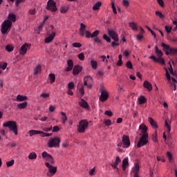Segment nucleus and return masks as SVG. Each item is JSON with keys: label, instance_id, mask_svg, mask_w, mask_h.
Returning <instances> with one entry per match:
<instances>
[{"label": "nucleus", "instance_id": "nucleus-1", "mask_svg": "<svg viewBox=\"0 0 177 177\" xmlns=\"http://www.w3.org/2000/svg\"><path fill=\"white\" fill-rule=\"evenodd\" d=\"M139 129L143 135L140 137L137 144V147H142V146L147 145L149 142V140H147L149 139V134H147V127H146V125L140 124Z\"/></svg>", "mask_w": 177, "mask_h": 177}, {"label": "nucleus", "instance_id": "nucleus-2", "mask_svg": "<svg viewBox=\"0 0 177 177\" xmlns=\"http://www.w3.org/2000/svg\"><path fill=\"white\" fill-rule=\"evenodd\" d=\"M3 127H5L6 128H8L10 131L13 132L15 135H17L18 131H17V122L15 121H8L3 123Z\"/></svg>", "mask_w": 177, "mask_h": 177}, {"label": "nucleus", "instance_id": "nucleus-3", "mask_svg": "<svg viewBox=\"0 0 177 177\" xmlns=\"http://www.w3.org/2000/svg\"><path fill=\"white\" fill-rule=\"evenodd\" d=\"M88 127H89V122L86 120H80L79 125H77V132L79 133H85V131L88 129Z\"/></svg>", "mask_w": 177, "mask_h": 177}, {"label": "nucleus", "instance_id": "nucleus-4", "mask_svg": "<svg viewBox=\"0 0 177 177\" xmlns=\"http://www.w3.org/2000/svg\"><path fill=\"white\" fill-rule=\"evenodd\" d=\"M86 30V26L83 23L80 24V28L79 29V35L80 37H84L85 35L86 38H92V33Z\"/></svg>", "mask_w": 177, "mask_h": 177}, {"label": "nucleus", "instance_id": "nucleus-5", "mask_svg": "<svg viewBox=\"0 0 177 177\" xmlns=\"http://www.w3.org/2000/svg\"><path fill=\"white\" fill-rule=\"evenodd\" d=\"M10 28H12V21L5 20L1 24V31L2 34H8V32L10 31Z\"/></svg>", "mask_w": 177, "mask_h": 177}, {"label": "nucleus", "instance_id": "nucleus-6", "mask_svg": "<svg viewBox=\"0 0 177 177\" xmlns=\"http://www.w3.org/2000/svg\"><path fill=\"white\" fill-rule=\"evenodd\" d=\"M46 168H48V171L46 173L47 176L52 177L56 175L57 172V167L50 165L49 162H45Z\"/></svg>", "mask_w": 177, "mask_h": 177}, {"label": "nucleus", "instance_id": "nucleus-7", "mask_svg": "<svg viewBox=\"0 0 177 177\" xmlns=\"http://www.w3.org/2000/svg\"><path fill=\"white\" fill-rule=\"evenodd\" d=\"M161 46L163 48V50L165 52L166 55H176L177 48H171L169 45L165 44V43H162Z\"/></svg>", "mask_w": 177, "mask_h": 177}, {"label": "nucleus", "instance_id": "nucleus-8", "mask_svg": "<svg viewBox=\"0 0 177 177\" xmlns=\"http://www.w3.org/2000/svg\"><path fill=\"white\" fill-rule=\"evenodd\" d=\"M48 146L50 148L60 147V138L59 137L50 138L48 142Z\"/></svg>", "mask_w": 177, "mask_h": 177}, {"label": "nucleus", "instance_id": "nucleus-9", "mask_svg": "<svg viewBox=\"0 0 177 177\" xmlns=\"http://www.w3.org/2000/svg\"><path fill=\"white\" fill-rule=\"evenodd\" d=\"M46 8L47 9V10H51V12H56L57 10V8L56 7V2H55V1L53 0H48Z\"/></svg>", "mask_w": 177, "mask_h": 177}, {"label": "nucleus", "instance_id": "nucleus-10", "mask_svg": "<svg viewBox=\"0 0 177 177\" xmlns=\"http://www.w3.org/2000/svg\"><path fill=\"white\" fill-rule=\"evenodd\" d=\"M122 142L123 143L122 147L124 149H128L131 146V140H129V136L124 135L122 137Z\"/></svg>", "mask_w": 177, "mask_h": 177}, {"label": "nucleus", "instance_id": "nucleus-11", "mask_svg": "<svg viewBox=\"0 0 177 177\" xmlns=\"http://www.w3.org/2000/svg\"><path fill=\"white\" fill-rule=\"evenodd\" d=\"M30 47L31 44H28L27 43L22 45L21 49L19 50L20 55H26L27 53V50H28Z\"/></svg>", "mask_w": 177, "mask_h": 177}, {"label": "nucleus", "instance_id": "nucleus-12", "mask_svg": "<svg viewBox=\"0 0 177 177\" xmlns=\"http://www.w3.org/2000/svg\"><path fill=\"white\" fill-rule=\"evenodd\" d=\"M109 99V93L106 90H101V95L100 96V102H106Z\"/></svg>", "mask_w": 177, "mask_h": 177}, {"label": "nucleus", "instance_id": "nucleus-13", "mask_svg": "<svg viewBox=\"0 0 177 177\" xmlns=\"http://www.w3.org/2000/svg\"><path fill=\"white\" fill-rule=\"evenodd\" d=\"M108 34L115 41V42H118L120 41V39H118V35L115 31L112 30H108Z\"/></svg>", "mask_w": 177, "mask_h": 177}, {"label": "nucleus", "instance_id": "nucleus-14", "mask_svg": "<svg viewBox=\"0 0 177 177\" xmlns=\"http://www.w3.org/2000/svg\"><path fill=\"white\" fill-rule=\"evenodd\" d=\"M90 81H92V77L91 76H86L84 78V84L85 86H87V88H92V84L88 83Z\"/></svg>", "mask_w": 177, "mask_h": 177}, {"label": "nucleus", "instance_id": "nucleus-15", "mask_svg": "<svg viewBox=\"0 0 177 177\" xmlns=\"http://www.w3.org/2000/svg\"><path fill=\"white\" fill-rule=\"evenodd\" d=\"M120 162H121V159L117 156L114 163L111 165V167L115 169H117L118 172H120V169L118 168V164H120Z\"/></svg>", "mask_w": 177, "mask_h": 177}, {"label": "nucleus", "instance_id": "nucleus-16", "mask_svg": "<svg viewBox=\"0 0 177 177\" xmlns=\"http://www.w3.org/2000/svg\"><path fill=\"white\" fill-rule=\"evenodd\" d=\"M81 71H82V67L80 65H75L73 70V75H78Z\"/></svg>", "mask_w": 177, "mask_h": 177}, {"label": "nucleus", "instance_id": "nucleus-17", "mask_svg": "<svg viewBox=\"0 0 177 177\" xmlns=\"http://www.w3.org/2000/svg\"><path fill=\"white\" fill-rule=\"evenodd\" d=\"M55 37H56V32H53L50 36L47 37L45 39L44 42L46 44H50V42L53 41V39H55Z\"/></svg>", "mask_w": 177, "mask_h": 177}, {"label": "nucleus", "instance_id": "nucleus-18", "mask_svg": "<svg viewBox=\"0 0 177 177\" xmlns=\"http://www.w3.org/2000/svg\"><path fill=\"white\" fill-rule=\"evenodd\" d=\"M41 71H42V66L39 64L34 68L33 75H37V74H41Z\"/></svg>", "mask_w": 177, "mask_h": 177}, {"label": "nucleus", "instance_id": "nucleus-19", "mask_svg": "<svg viewBox=\"0 0 177 177\" xmlns=\"http://www.w3.org/2000/svg\"><path fill=\"white\" fill-rule=\"evenodd\" d=\"M68 67L66 68V71H71L74 68V62L71 59L67 61Z\"/></svg>", "mask_w": 177, "mask_h": 177}, {"label": "nucleus", "instance_id": "nucleus-20", "mask_svg": "<svg viewBox=\"0 0 177 177\" xmlns=\"http://www.w3.org/2000/svg\"><path fill=\"white\" fill-rule=\"evenodd\" d=\"M129 165V162H128V158H124L122 160V168L123 171L127 169V167Z\"/></svg>", "mask_w": 177, "mask_h": 177}, {"label": "nucleus", "instance_id": "nucleus-21", "mask_svg": "<svg viewBox=\"0 0 177 177\" xmlns=\"http://www.w3.org/2000/svg\"><path fill=\"white\" fill-rule=\"evenodd\" d=\"M143 86L144 88H146V89H148V91H151V89H153V86L147 80L144 82Z\"/></svg>", "mask_w": 177, "mask_h": 177}, {"label": "nucleus", "instance_id": "nucleus-22", "mask_svg": "<svg viewBox=\"0 0 177 177\" xmlns=\"http://www.w3.org/2000/svg\"><path fill=\"white\" fill-rule=\"evenodd\" d=\"M148 121L151 125L152 127H153L155 129H157L158 128V126L157 125V122L154 120H153L152 118H149Z\"/></svg>", "mask_w": 177, "mask_h": 177}, {"label": "nucleus", "instance_id": "nucleus-23", "mask_svg": "<svg viewBox=\"0 0 177 177\" xmlns=\"http://www.w3.org/2000/svg\"><path fill=\"white\" fill-rule=\"evenodd\" d=\"M80 107H83V109H88L89 106L88 105V102L85 101L84 99L81 100V102H79Z\"/></svg>", "mask_w": 177, "mask_h": 177}, {"label": "nucleus", "instance_id": "nucleus-24", "mask_svg": "<svg viewBox=\"0 0 177 177\" xmlns=\"http://www.w3.org/2000/svg\"><path fill=\"white\" fill-rule=\"evenodd\" d=\"M60 114L62 115V118H61L62 122L63 124H66V122L68 120L67 115H66V113H64V112H61Z\"/></svg>", "mask_w": 177, "mask_h": 177}, {"label": "nucleus", "instance_id": "nucleus-25", "mask_svg": "<svg viewBox=\"0 0 177 177\" xmlns=\"http://www.w3.org/2000/svg\"><path fill=\"white\" fill-rule=\"evenodd\" d=\"M41 156H42V158H44V160L47 161V160H48L52 156L50 154L48 153V152L44 151L41 153Z\"/></svg>", "mask_w": 177, "mask_h": 177}, {"label": "nucleus", "instance_id": "nucleus-26", "mask_svg": "<svg viewBox=\"0 0 177 177\" xmlns=\"http://www.w3.org/2000/svg\"><path fill=\"white\" fill-rule=\"evenodd\" d=\"M39 133H44V131H37V130H30V131H29L30 136H32L34 135H39Z\"/></svg>", "mask_w": 177, "mask_h": 177}, {"label": "nucleus", "instance_id": "nucleus-27", "mask_svg": "<svg viewBox=\"0 0 177 177\" xmlns=\"http://www.w3.org/2000/svg\"><path fill=\"white\" fill-rule=\"evenodd\" d=\"M7 20H10V21H11V23H15V21H16V15L15 14H9Z\"/></svg>", "mask_w": 177, "mask_h": 177}, {"label": "nucleus", "instance_id": "nucleus-28", "mask_svg": "<svg viewBox=\"0 0 177 177\" xmlns=\"http://www.w3.org/2000/svg\"><path fill=\"white\" fill-rule=\"evenodd\" d=\"M147 102V100L145 96L142 95L140 97H138V103L139 104H145Z\"/></svg>", "mask_w": 177, "mask_h": 177}, {"label": "nucleus", "instance_id": "nucleus-29", "mask_svg": "<svg viewBox=\"0 0 177 177\" xmlns=\"http://www.w3.org/2000/svg\"><path fill=\"white\" fill-rule=\"evenodd\" d=\"M49 80H50V83L53 84L56 81V75L53 73H50L48 75Z\"/></svg>", "mask_w": 177, "mask_h": 177}, {"label": "nucleus", "instance_id": "nucleus-30", "mask_svg": "<svg viewBox=\"0 0 177 177\" xmlns=\"http://www.w3.org/2000/svg\"><path fill=\"white\" fill-rule=\"evenodd\" d=\"M129 26L133 31H138V25L135 22L129 23Z\"/></svg>", "mask_w": 177, "mask_h": 177}, {"label": "nucleus", "instance_id": "nucleus-31", "mask_svg": "<svg viewBox=\"0 0 177 177\" xmlns=\"http://www.w3.org/2000/svg\"><path fill=\"white\" fill-rule=\"evenodd\" d=\"M100 6H102V2L97 1L94 6H93V10H99L100 9Z\"/></svg>", "mask_w": 177, "mask_h": 177}, {"label": "nucleus", "instance_id": "nucleus-32", "mask_svg": "<svg viewBox=\"0 0 177 177\" xmlns=\"http://www.w3.org/2000/svg\"><path fill=\"white\" fill-rule=\"evenodd\" d=\"M91 68H93V70H96L97 68V62L92 59L91 62Z\"/></svg>", "mask_w": 177, "mask_h": 177}, {"label": "nucleus", "instance_id": "nucleus-33", "mask_svg": "<svg viewBox=\"0 0 177 177\" xmlns=\"http://www.w3.org/2000/svg\"><path fill=\"white\" fill-rule=\"evenodd\" d=\"M17 100L18 102H24V100H27V96H24L21 95H18L17 96Z\"/></svg>", "mask_w": 177, "mask_h": 177}, {"label": "nucleus", "instance_id": "nucleus-34", "mask_svg": "<svg viewBox=\"0 0 177 177\" xmlns=\"http://www.w3.org/2000/svg\"><path fill=\"white\" fill-rule=\"evenodd\" d=\"M27 106H28L27 102H24L18 104L17 105L18 109H26V107H27Z\"/></svg>", "mask_w": 177, "mask_h": 177}, {"label": "nucleus", "instance_id": "nucleus-35", "mask_svg": "<svg viewBox=\"0 0 177 177\" xmlns=\"http://www.w3.org/2000/svg\"><path fill=\"white\" fill-rule=\"evenodd\" d=\"M155 53H156L158 57H161L162 56V51H161V50H159L157 46H155Z\"/></svg>", "mask_w": 177, "mask_h": 177}, {"label": "nucleus", "instance_id": "nucleus-36", "mask_svg": "<svg viewBox=\"0 0 177 177\" xmlns=\"http://www.w3.org/2000/svg\"><path fill=\"white\" fill-rule=\"evenodd\" d=\"M28 158H29V160H35L37 158V153H35V152H31L28 155Z\"/></svg>", "mask_w": 177, "mask_h": 177}, {"label": "nucleus", "instance_id": "nucleus-37", "mask_svg": "<svg viewBox=\"0 0 177 177\" xmlns=\"http://www.w3.org/2000/svg\"><path fill=\"white\" fill-rule=\"evenodd\" d=\"M165 127H166L167 132L169 133V132H171V126L167 120L165 122Z\"/></svg>", "mask_w": 177, "mask_h": 177}, {"label": "nucleus", "instance_id": "nucleus-38", "mask_svg": "<svg viewBox=\"0 0 177 177\" xmlns=\"http://www.w3.org/2000/svg\"><path fill=\"white\" fill-rule=\"evenodd\" d=\"M133 174H138L139 172V165L136 164L133 169Z\"/></svg>", "mask_w": 177, "mask_h": 177}, {"label": "nucleus", "instance_id": "nucleus-39", "mask_svg": "<svg viewBox=\"0 0 177 177\" xmlns=\"http://www.w3.org/2000/svg\"><path fill=\"white\" fill-rule=\"evenodd\" d=\"M155 15L160 17V19H164L165 17V16H164L162 12H161L160 11H156Z\"/></svg>", "mask_w": 177, "mask_h": 177}, {"label": "nucleus", "instance_id": "nucleus-40", "mask_svg": "<svg viewBox=\"0 0 177 177\" xmlns=\"http://www.w3.org/2000/svg\"><path fill=\"white\" fill-rule=\"evenodd\" d=\"M68 10V7L67 6H62L60 8L61 13H67Z\"/></svg>", "mask_w": 177, "mask_h": 177}, {"label": "nucleus", "instance_id": "nucleus-41", "mask_svg": "<svg viewBox=\"0 0 177 177\" xmlns=\"http://www.w3.org/2000/svg\"><path fill=\"white\" fill-rule=\"evenodd\" d=\"M6 67H8V63L0 62V68H2V70H6Z\"/></svg>", "mask_w": 177, "mask_h": 177}, {"label": "nucleus", "instance_id": "nucleus-42", "mask_svg": "<svg viewBox=\"0 0 177 177\" xmlns=\"http://www.w3.org/2000/svg\"><path fill=\"white\" fill-rule=\"evenodd\" d=\"M165 30L167 34H170L171 31H172V26H165Z\"/></svg>", "mask_w": 177, "mask_h": 177}, {"label": "nucleus", "instance_id": "nucleus-43", "mask_svg": "<svg viewBox=\"0 0 177 177\" xmlns=\"http://www.w3.org/2000/svg\"><path fill=\"white\" fill-rule=\"evenodd\" d=\"M78 59H80V60H81L82 62H84V60H85V55L84 54V53H81L77 55Z\"/></svg>", "mask_w": 177, "mask_h": 177}, {"label": "nucleus", "instance_id": "nucleus-44", "mask_svg": "<svg viewBox=\"0 0 177 177\" xmlns=\"http://www.w3.org/2000/svg\"><path fill=\"white\" fill-rule=\"evenodd\" d=\"M100 31L98 30L94 31L92 34H91V38H97V35H99L100 34Z\"/></svg>", "mask_w": 177, "mask_h": 177}, {"label": "nucleus", "instance_id": "nucleus-45", "mask_svg": "<svg viewBox=\"0 0 177 177\" xmlns=\"http://www.w3.org/2000/svg\"><path fill=\"white\" fill-rule=\"evenodd\" d=\"M6 49L8 52H13L14 48L13 46L9 44L6 46Z\"/></svg>", "mask_w": 177, "mask_h": 177}, {"label": "nucleus", "instance_id": "nucleus-46", "mask_svg": "<svg viewBox=\"0 0 177 177\" xmlns=\"http://www.w3.org/2000/svg\"><path fill=\"white\" fill-rule=\"evenodd\" d=\"M28 15H36L37 9H35V8L30 9L28 10Z\"/></svg>", "mask_w": 177, "mask_h": 177}, {"label": "nucleus", "instance_id": "nucleus-47", "mask_svg": "<svg viewBox=\"0 0 177 177\" xmlns=\"http://www.w3.org/2000/svg\"><path fill=\"white\" fill-rule=\"evenodd\" d=\"M126 66L127 67V68H129L130 70H132V68H133V66H132V62H131V61H128L126 63Z\"/></svg>", "mask_w": 177, "mask_h": 177}, {"label": "nucleus", "instance_id": "nucleus-48", "mask_svg": "<svg viewBox=\"0 0 177 177\" xmlns=\"http://www.w3.org/2000/svg\"><path fill=\"white\" fill-rule=\"evenodd\" d=\"M46 161L48 162H48V164H50V165L55 164V160H53V157L52 156L48 159H47Z\"/></svg>", "mask_w": 177, "mask_h": 177}, {"label": "nucleus", "instance_id": "nucleus-49", "mask_svg": "<svg viewBox=\"0 0 177 177\" xmlns=\"http://www.w3.org/2000/svg\"><path fill=\"white\" fill-rule=\"evenodd\" d=\"M166 78L169 82H171V79L172 77H171V75H169V73L168 72L167 69H166Z\"/></svg>", "mask_w": 177, "mask_h": 177}, {"label": "nucleus", "instance_id": "nucleus-50", "mask_svg": "<svg viewBox=\"0 0 177 177\" xmlns=\"http://www.w3.org/2000/svg\"><path fill=\"white\" fill-rule=\"evenodd\" d=\"M156 62L160 63L162 66H164V64H165V62L164 61V59H162L161 57L158 58V59L156 60Z\"/></svg>", "mask_w": 177, "mask_h": 177}, {"label": "nucleus", "instance_id": "nucleus-51", "mask_svg": "<svg viewBox=\"0 0 177 177\" xmlns=\"http://www.w3.org/2000/svg\"><path fill=\"white\" fill-rule=\"evenodd\" d=\"M122 5L124 8H128L129 6V1L128 0H122Z\"/></svg>", "mask_w": 177, "mask_h": 177}, {"label": "nucleus", "instance_id": "nucleus-52", "mask_svg": "<svg viewBox=\"0 0 177 177\" xmlns=\"http://www.w3.org/2000/svg\"><path fill=\"white\" fill-rule=\"evenodd\" d=\"M15 164V160H11L10 161L6 162L7 167H12Z\"/></svg>", "mask_w": 177, "mask_h": 177}, {"label": "nucleus", "instance_id": "nucleus-53", "mask_svg": "<svg viewBox=\"0 0 177 177\" xmlns=\"http://www.w3.org/2000/svg\"><path fill=\"white\" fill-rule=\"evenodd\" d=\"M50 95L49 93H42L40 95V97H43L44 99H48V97H49Z\"/></svg>", "mask_w": 177, "mask_h": 177}, {"label": "nucleus", "instance_id": "nucleus-54", "mask_svg": "<svg viewBox=\"0 0 177 177\" xmlns=\"http://www.w3.org/2000/svg\"><path fill=\"white\" fill-rule=\"evenodd\" d=\"M167 157L169 158V162H171V161H172V153L169 151H167Z\"/></svg>", "mask_w": 177, "mask_h": 177}, {"label": "nucleus", "instance_id": "nucleus-55", "mask_svg": "<svg viewBox=\"0 0 177 177\" xmlns=\"http://www.w3.org/2000/svg\"><path fill=\"white\" fill-rule=\"evenodd\" d=\"M103 38L106 42H111V39L110 38V37L107 36V35H104Z\"/></svg>", "mask_w": 177, "mask_h": 177}, {"label": "nucleus", "instance_id": "nucleus-56", "mask_svg": "<svg viewBox=\"0 0 177 177\" xmlns=\"http://www.w3.org/2000/svg\"><path fill=\"white\" fill-rule=\"evenodd\" d=\"M111 8L113 9L114 15H117V9L115 8V6H114V2L113 1H111Z\"/></svg>", "mask_w": 177, "mask_h": 177}, {"label": "nucleus", "instance_id": "nucleus-57", "mask_svg": "<svg viewBox=\"0 0 177 177\" xmlns=\"http://www.w3.org/2000/svg\"><path fill=\"white\" fill-rule=\"evenodd\" d=\"M153 140L155 142V143H157L158 142V138H157V131H155V134L153 135Z\"/></svg>", "mask_w": 177, "mask_h": 177}, {"label": "nucleus", "instance_id": "nucleus-58", "mask_svg": "<svg viewBox=\"0 0 177 177\" xmlns=\"http://www.w3.org/2000/svg\"><path fill=\"white\" fill-rule=\"evenodd\" d=\"M74 86H75L74 82H69V83L68 84V89H74Z\"/></svg>", "mask_w": 177, "mask_h": 177}, {"label": "nucleus", "instance_id": "nucleus-59", "mask_svg": "<svg viewBox=\"0 0 177 177\" xmlns=\"http://www.w3.org/2000/svg\"><path fill=\"white\" fill-rule=\"evenodd\" d=\"M72 46H73V48H81V46H82V44H81L80 43H73Z\"/></svg>", "mask_w": 177, "mask_h": 177}, {"label": "nucleus", "instance_id": "nucleus-60", "mask_svg": "<svg viewBox=\"0 0 177 177\" xmlns=\"http://www.w3.org/2000/svg\"><path fill=\"white\" fill-rule=\"evenodd\" d=\"M104 114L105 115H108V117H113V112L111 111H106Z\"/></svg>", "mask_w": 177, "mask_h": 177}, {"label": "nucleus", "instance_id": "nucleus-61", "mask_svg": "<svg viewBox=\"0 0 177 177\" xmlns=\"http://www.w3.org/2000/svg\"><path fill=\"white\" fill-rule=\"evenodd\" d=\"M79 92L82 95V96H84V95L85 94V91L84 88V86H82L80 89H79Z\"/></svg>", "mask_w": 177, "mask_h": 177}, {"label": "nucleus", "instance_id": "nucleus-62", "mask_svg": "<svg viewBox=\"0 0 177 177\" xmlns=\"http://www.w3.org/2000/svg\"><path fill=\"white\" fill-rule=\"evenodd\" d=\"M60 131V127L59 126H54L53 129V132H59Z\"/></svg>", "mask_w": 177, "mask_h": 177}, {"label": "nucleus", "instance_id": "nucleus-63", "mask_svg": "<svg viewBox=\"0 0 177 177\" xmlns=\"http://www.w3.org/2000/svg\"><path fill=\"white\" fill-rule=\"evenodd\" d=\"M157 2L161 8H164V0H157Z\"/></svg>", "mask_w": 177, "mask_h": 177}, {"label": "nucleus", "instance_id": "nucleus-64", "mask_svg": "<svg viewBox=\"0 0 177 177\" xmlns=\"http://www.w3.org/2000/svg\"><path fill=\"white\" fill-rule=\"evenodd\" d=\"M136 39L137 41H142V39H143V35H142L141 34L137 35Z\"/></svg>", "mask_w": 177, "mask_h": 177}]
</instances>
